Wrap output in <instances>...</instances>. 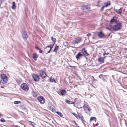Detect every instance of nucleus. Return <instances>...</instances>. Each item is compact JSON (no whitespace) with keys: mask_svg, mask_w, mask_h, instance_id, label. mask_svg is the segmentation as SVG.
I'll return each mask as SVG.
<instances>
[{"mask_svg":"<svg viewBox=\"0 0 127 127\" xmlns=\"http://www.w3.org/2000/svg\"><path fill=\"white\" fill-rule=\"evenodd\" d=\"M122 26V25L121 23H117L114 25L113 27V29L115 31L119 30Z\"/></svg>","mask_w":127,"mask_h":127,"instance_id":"obj_1","label":"nucleus"},{"mask_svg":"<svg viewBox=\"0 0 127 127\" xmlns=\"http://www.w3.org/2000/svg\"><path fill=\"white\" fill-rule=\"evenodd\" d=\"M21 87L23 90L25 91H27L29 89V87L28 85L25 83L21 84Z\"/></svg>","mask_w":127,"mask_h":127,"instance_id":"obj_2","label":"nucleus"},{"mask_svg":"<svg viewBox=\"0 0 127 127\" xmlns=\"http://www.w3.org/2000/svg\"><path fill=\"white\" fill-rule=\"evenodd\" d=\"M39 73L40 76L42 78H45L46 76V74L44 70H39Z\"/></svg>","mask_w":127,"mask_h":127,"instance_id":"obj_3","label":"nucleus"},{"mask_svg":"<svg viewBox=\"0 0 127 127\" xmlns=\"http://www.w3.org/2000/svg\"><path fill=\"white\" fill-rule=\"evenodd\" d=\"M37 100L41 104H43L45 102V99L43 97L41 96L37 98Z\"/></svg>","mask_w":127,"mask_h":127,"instance_id":"obj_4","label":"nucleus"},{"mask_svg":"<svg viewBox=\"0 0 127 127\" xmlns=\"http://www.w3.org/2000/svg\"><path fill=\"white\" fill-rule=\"evenodd\" d=\"M32 77L34 81H38L39 80V78L37 75L34 74L33 75Z\"/></svg>","mask_w":127,"mask_h":127,"instance_id":"obj_5","label":"nucleus"},{"mask_svg":"<svg viewBox=\"0 0 127 127\" xmlns=\"http://www.w3.org/2000/svg\"><path fill=\"white\" fill-rule=\"evenodd\" d=\"M98 84V81L97 80H94L93 83L91 84V85L95 88H96Z\"/></svg>","mask_w":127,"mask_h":127,"instance_id":"obj_6","label":"nucleus"},{"mask_svg":"<svg viewBox=\"0 0 127 127\" xmlns=\"http://www.w3.org/2000/svg\"><path fill=\"white\" fill-rule=\"evenodd\" d=\"M81 52L83 55L86 56H88L89 55V54L87 53V50L85 49V48H83L82 49Z\"/></svg>","mask_w":127,"mask_h":127,"instance_id":"obj_7","label":"nucleus"},{"mask_svg":"<svg viewBox=\"0 0 127 127\" xmlns=\"http://www.w3.org/2000/svg\"><path fill=\"white\" fill-rule=\"evenodd\" d=\"M84 110L85 111H88L90 112L91 110L90 107H89L88 105L87 104L84 105Z\"/></svg>","mask_w":127,"mask_h":127,"instance_id":"obj_8","label":"nucleus"},{"mask_svg":"<svg viewBox=\"0 0 127 127\" xmlns=\"http://www.w3.org/2000/svg\"><path fill=\"white\" fill-rule=\"evenodd\" d=\"M22 33L23 38L25 39H26L28 37L25 31H23Z\"/></svg>","mask_w":127,"mask_h":127,"instance_id":"obj_9","label":"nucleus"},{"mask_svg":"<svg viewBox=\"0 0 127 127\" xmlns=\"http://www.w3.org/2000/svg\"><path fill=\"white\" fill-rule=\"evenodd\" d=\"M82 56L83 55L80 53V52H79L78 54L76 55V58L78 60L80 59Z\"/></svg>","mask_w":127,"mask_h":127,"instance_id":"obj_10","label":"nucleus"},{"mask_svg":"<svg viewBox=\"0 0 127 127\" xmlns=\"http://www.w3.org/2000/svg\"><path fill=\"white\" fill-rule=\"evenodd\" d=\"M81 8L83 10H89L90 9V6L88 5H83L82 6Z\"/></svg>","mask_w":127,"mask_h":127,"instance_id":"obj_11","label":"nucleus"},{"mask_svg":"<svg viewBox=\"0 0 127 127\" xmlns=\"http://www.w3.org/2000/svg\"><path fill=\"white\" fill-rule=\"evenodd\" d=\"M94 78L92 76H91L88 79L89 82V83L91 84L93 83V82L94 81Z\"/></svg>","mask_w":127,"mask_h":127,"instance_id":"obj_12","label":"nucleus"},{"mask_svg":"<svg viewBox=\"0 0 127 127\" xmlns=\"http://www.w3.org/2000/svg\"><path fill=\"white\" fill-rule=\"evenodd\" d=\"M54 45V44H49V45H48V46H47L46 47V48H48V47H50V49L49 50L48 52L47 53H49L52 48L53 47V46Z\"/></svg>","mask_w":127,"mask_h":127,"instance_id":"obj_13","label":"nucleus"},{"mask_svg":"<svg viewBox=\"0 0 127 127\" xmlns=\"http://www.w3.org/2000/svg\"><path fill=\"white\" fill-rule=\"evenodd\" d=\"M104 58L103 57H99L98 59V61L100 62L103 63L104 62Z\"/></svg>","mask_w":127,"mask_h":127,"instance_id":"obj_14","label":"nucleus"},{"mask_svg":"<svg viewBox=\"0 0 127 127\" xmlns=\"http://www.w3.org/2000/svg\"><path fill=\"white\" fill-rule=\"evenodd\" d=\"M7 81V78H5L4 79H1V81L3 84H6Z\"/></svg>","mask_w":127,"mask_h":127,"instance_id":"obj_15","label":"nucleus"},{"mask_svg":"<svg viewBox=\"0 0 127 127\" xmlns=\"http://www.w3.org/2000/svg\"><path fill=\"white\" fill-rule=\"evenodd\" d=\"M61 94L63 96L64 95H65L66 93V92L64 90H63L61 91Z\"/></svg>","mask_w":127,"mask_h":127,"instance_id":"obj_16","label":"nucleus"},{"mask_svg":"<svg viewBox=\"0 0 127 127\" xmlns=\"http://www.w3.org/2000/svg\"><path fill=\"white\" fill-rule=\"evenodd\" d=\"M98 35L100 38H102L104 36V35L101 32H100L98 33Z\"/></svg>","mask_w":127,"mask_h":127,"instance_id":"obj_17","label":"nucleus"},{"mask_svg":"<svg viewBox=\"0 0 127 127\" xmlns=\"http://www.w3.org/2000/svg\"><path fill=\"white\" fill-rule=\"evenodd\" d=\"M104 7H107L108 6L110 5V1H107L104 3Z\"/></svg>","mask_w":127,"mask_h":127,"instance_id":"obj_18","label":"nucleus"},{"mask_svg":"<svg viewBox=\"0 0 127 127\" xmlns=\"http://www.w3.org/2000/svg\"><path fill=\"white\" fill-rule=\"evenodd\" d=\"M32 93L33 96L34 97H36L38 95V94L37 93L33 91L32 92Z\"/></svg>","mask_w":127,"mask_h":127,"instance_id":"obj_19","label":"nucleus"},{"mask_svg":"<svg viewBox=\"0 0 127 127\" xmlns=\"http://www.w3.org/2000/svg\"><path fill=\"white\" fill-rule=\"evenodd\" d=\"M33 57L35 60H37V58L38 57V56L36 54H34L33 55Z\"/></svg>","mask_w":127,"mask_h":127,"instance_id":"obj_20","label":"nucleus"},{"mask_svg":"<svg viewBox=\"0 0 127 127\" xmlns=\"http://www.w3.org/2000/svg\"><path fill=\"white\" fill-rule=\"evenodd\" d=\"M93 120H94L96 122V119L95 117H91L90 118V121L91 122Z\"/></svg>","mask_w":127,"mask_h":127,"instance_id":"obj_21","label":"nucleus"},{"mask_svg":"<svg viewBox=\"0 0 127 127\" xmlns=\"http://www.w3.org/2000/svg\"><path fill=\"white\" fill-rule=\"evenodd\" d=\"M65 102L66 103L70 104H74V102L68 100H66Z\"/></svg>","mask_w":127,"mask_h":127,"instance_id":"obj_22","label":"nucleus"},{"mask_svg":"<svg viewBox=\"0 0 127 127\" xmlns=\"http://www.w3.org/2000/svg\"><path fill=\"white\" fill-rule=\"evenodd\" d=\"M59 48V47L58 46H56L54 48L53 51L56 53Z\"/></svg>","mask_w":127,"mask_h":127,"instance_id":"obj_23","label":"nucleus"},{"mask_svg":"<svg viewBox=\"0 0 127 127\" xmlns=\"http://www.w3.org/2000/svg\"><path fill=\"white\" fill-rule=\"evenodd\" d=\"M1 79H4L5 78H7V77L6 76V75L4 74H1Z\"/></svg>","mask_w":127,"mask_h":127,"instance_id":"obj_24","label":"nucleus"},{"mask_svg":"<svg viewBox=\"0 0 127 127\" xmlns=\"http://www.w3.org/2000/svg\"><path fill=\"white\" fill-rule=\"evenodd\" d=\"M117 12L119 14H120L122 13L121 8H120L119 10H116Z\"/></svg>","mask_w":127,"mask_h":127,"instance_id":"obj_25","label":"nucleus"},{"mask_svg":"<svg viewBox=\"0 0 127 127\" xmlns=\"http://www.w3.org/2000/svg\"><path fill=\"white\" fill-rule=\"evenodd\" d=\"M102 5V4L101 3V1H99L97 2V6L98 7H100L101 5Z\"/></svg>","mask_w":127,"mask_h":127,"instance_id":"obj_26","label":"nucleus"},{"mask_svg":"<svg viewBox=\"0 0 127 127\" xmlns=\"http://www.w3.org/2000/svg\"><path fill=\"white\" fill-rule=\"evenodd\" d=\"M50 80L51 82H55V81L54 78L52 77L50 78Z\"/></svg>","mask_w":127,"mask_h":127,"instance_id":"obj_27","label":"nucleus"},{"mask_svg":"<svg viewBox=\"0 0 127 127\" xmlns=\"http://www.w3.org/2000/svg\"><path fill=\"white\" fill-rule=\"evenodd\" d=\"M117 20L114 19H112L110 21V22L111 24H112L116 22Z\"/></svg>","mask_w":127,"mask_h":127,"instance_id":"obj_28","label":"nucleus"},{"mask_svg":"<svg viewBox=\"0 0 127 127\" xmlns=\"http://www.w3.org/2000/svg\"><path fill=\"white\" fill-rule=\"evenodd\" d=\"M16 7V6L14 2H13L12 3V8L13 9H14Z\"/></svg>","mask_w":127,"mask_h":127,"instance_id":"obj_29","label":"nucleus"},{"mask_svg":"<svg viewBox=\"0 0 127 127\" xmlns=\"http://www.w3.org/2000/svg\"><path fill=\"white\" fill-rule=\"evenodd\" d=\"M56 113L61 117H62L63 116V115L61 113L59 112H56Z\"/></svg>","mask_w":127,"mask_h":127,"instance_id":"obj_30","label":"nucleus"},{"mask_svg":"<svg viewBox=\"0 0 127 127\" xmlns=\"http://www.w3.org/2000/svg\"><path fill=\"white\" fill-rule=\"evenodd\" d=\"M106 76L104 75L103 74H101L99 76V77L101 79L102 78H104V77H105Z\"/></svg>","mask_w":127,"mask_h":127,"instance_id":"obj_31","label":"nucleus"},{"mask_svg":"<svg viewBox=\"0 0 127 127\" xmlns=\"http://www.w3.org/2000/svg\"><path fill=\"white\" fill-rule=\"evenodd\" d=\"M78 113V117L77 118L78 119H80V118L82 116L79 113Z\"/></svg>","mask_w":127,"mask_h":127,"instance_id":"obj_32","label":"nucleus"},{"mask_svg":"<svg viewBox=\"0 0 127 127\" xmlns=\"http://www.w3.org/2000/svg\"><path fill=\"white\" fill-rule=\"evenodd\" d=\"M63 45L66 46L68 45V43L66 42H64L63 43Z\"/></svg>","mask_w":127,"mask_h":127,"instance_id":"obj_33","label":"nucleus"},{"mask_svg":"<svg viewBox=\"0 0 127 127\" xmlns=\"http://www.w3.org/2000/svg\"><path fill=\"white\" fill-rule=\"evenodd\" d=\"M29 122L31 123V124L32 126H34L35 125V123H34L31 121H29Z\"/></svg>","mask_w":127,"mask_h":127,"instance_id":"obj_34","label":"nucleus"},{"mask_svg":"<svg viewBox=\"0 0 127 127\" xmlns=\"http://www.w3.org/2000/svg\"><path fill=\"white\" fill-rule=\"evenodd\" d=\"M21 102L20 101H15L14 102V103L15 104H17Z\"/></svg>","mask_w":127,"mask_h":127,"instance_id":"obj_35","label":"nucleus"},{"mask_svg":"<svg viewBox=\"0 0 127 127\" xmlns=\"http://www.w3.org/2000/svg\"><path fill=\"white\" fill-rule=\"evenodd\" d=\"M72 113L73 115H74L75 117H76V118H77V117H78V114H76L74 113Z\"/></svg>","mask_w":127,"mask_h":127,"instance_id":"obj_36","label":"nucleus"},{"mask_svg":"<svg viewBox=\"0 0 127 127\" xmlns=\"http://www.w3.org/2000/svg\"><path fill=\"white\" fill-rule=\"evenodd\" d=\"M0 121L1 122H5V120L3 118H2L0 119Z\"/></svg>","mask_w":127,"mask_h":127,"instance_id":"obj_37","label":"nucleus"},{"mask_svg":"<svg viewBox=\"0 0 127 127\" xmlns=\"http://www.w3.org/2000/svg\"><path fill=\"white\" fill-rule=\"evenodd\" d=\"M105 7H104V6H102L100 9V10L101 11H103V10L104 8Z\"/></svg>","mask_w":127,"mask_h":127,"instance_id":"obj_38","label":"nucleus"},{"mask_svg":"<svg viewBox=\"0 0 127 127\" xmlns=\"http://www.w3.org/2000/svg\"><path fill=\"white\" fill-rule=\"evenodd\" d=\"M80 42L79 40H75L74 42L75 43H78V42Z\"/></svg>","mask_w":127,"mask_h":127,"instance_id":"obj_39","label":"nucleus"},{"mask_svg":"<svg viewBox=\"0 0 127 127\" xmlns=\"http://www.w3.org/2000/svg\"><path fill=\"white\" fill-rule=\"evenodd\" d=\"M80 119H81V121L83 122V120H84V118H83V116H82L80 118Z\"/></svg>","mask_w":127,"mask_h":127,"instance_id":"obj_40","label":"nucleus"},{"mask_svg":"<svg viewBox=\"0 0 127 127\" xmlns=\"http://www.w3.org/2000/svg\"><path fill=\"white\" fill-rule=\"evenodd\" d=\"M104 53L103 54V55H107L108 54H109V53H106L105 52H104Z\"/></svg>","mask_w":127,"mask_h":127,"instance_id":"obj_41","label":"nucleus"},{"mask_svg":"<svg viewBox=\"0 0 127 127\" xmlns=\"http://www.w3.org/2000/svg\"><path fill=\"white\" fill-rule=\"evenodd\" d=\"M39 50V52L40 53H42L43 52L42 50L41 49H40V50Z\"/></svg>","mask_w":127,"mask_h":127,"instance_id":"obj_42","label":"nucleus"},{"mask_svg":"<svg viewBox=\"0 0 127 127\" xmlns=\"http://www.w3.org/2000/svg\"><path fill=\"white\" fill-rule=\"evenodd\" d=\"M35 48H36L37 49V50H40V48H39V47H38L37 46H36L35 47Z\"/></svg>","mask_w":127,"mask_h":127,"instance_id":"obj_43","label":"nucleus"},{"mask_svg":"<svg viewBox=\"0 0 127 127\" xmlns=\"http://www.w3.org/2000/svg\"><path fill=\"white\" fill-rule=\"evenodd\" d=\"M91 35V33H88L87 34V36L88 37L90 36Z\"/></svg>","mask_w":127,"mask_h":127,"instance_id":"obj_44","label":"nucleus"},{"mask_svg":"<svg viewBox=\"0 0 127 127\" xmlns=\"http://www.w3.org/2000/svg\"><path fill=\"white\" fill-rule=\"evenodd\" d=\"M51 40L54 39L55 40H56V39L55 38H54L53 37H51Z\"/></svg>","mask_w":127,"mask_h":127,"instance_id":"obj_45","label":"nucleus"},{"mask_svg":"<svg viewBox=\"0 0 127 127\" xmlns=\"http://www.w3.org/2000/svg\"><path fill=\"white\" fill-rule=\"evenodd\" d=\"M52 110V111H53L55 110V109L54 108H53Z\"/></svg>","mask_w":127,"mask_h":127,"instance_id":"obj_46","label":"nucleus"},{"mask_svg":"<svg viewBox=\"0 0 127 127\" xmlns=\"http://www.w3.org/2000/svg\"><path fill=\"white\" fill-rule=\"evenodd\" d=\"M98 125H99V123H97L96 124V126H98Z\"/></svg>","mask_w":127,"mask_h":127,"instance_id":"obj_47","label":"nucleus"},{"mask_svg":"<svg viewBox=\"0 0 127 127\" xmlns=\"http://www.w3.org/2000/svg\"><path fill=\"white\" fill-rule=\"evenodd\" d=\"M53 40V42H54V43H55V42H56L55 40Z\"/></svg>","mask_w":127,"mask_h":127,"instance_id":"obj_48","label":"nucleus"},{"mask_svg":"<svg viewBox=\"0 0 127 127\" xmlns=\"http://www.w3.org/2000/svg\"><path fill=\"white\" fill-rule=\"evenodd\" d=\"M69 67H74V66H69Z\"/></svg>","mask_w":127,"mask_h":127,"instance_id":"obj_49","label":"nucleus"},{"mask_svg":"<svg viewBox=\"0 0 127 127\" xmlns=\"http://www.w3.org/2000/svg\"><path fill=\"white\" fill-rule=\"evenodd\" d=\"M108 29H109V30H110V31H111V29H109V28H108Z\"/></svg>","mask_w":127,"mask_h":127,"instance_id":"obj_50","label":"nucleus"},{"mask_svg":"<svg viewBox=\"0 0 127 127\" xmlns=\"http://www.w3.org/2000/svg\"><path fill=\"white\" fill-rule=\"evenodd\" d=\"M75 124L76 125H77V123H75Z\"/></svg>","mask_w":127,"mask_h":127,"instance_id":"obj_51","label":"nucleus"},{"mask_svg":"<svg viewBox=\"0 0 127 127\" xmlns=\"http://www.w3.org/2000/svg\"><path fill=\"white\" fill-rule=\"evenodd\" d=\"M1 113L0 112V116H1Z\"/></svg>","mask_w":127,"mask_h":127,"instance_id":"obj_52","label":"nucleus"},{"mask_svg":"<svg viewBox=\"0 0 127 127\" xmlns=\"http://www.w3.org/2000/svg\"><path fill=\"white\" fill-rule=\"evenodd\" d=\"M126 72H127V69L126 70Z\"/></svg>","mask_w":127,"mask_h":127,"instance_id":"obj_53","label":"nucleus"}]
</instances>
